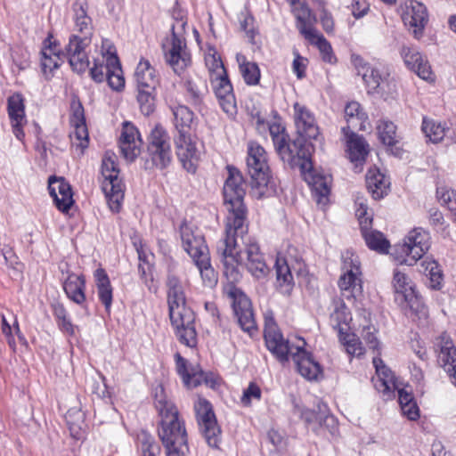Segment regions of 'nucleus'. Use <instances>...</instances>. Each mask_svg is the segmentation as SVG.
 <instances>
[{"instance_id":"1","label":"nucleus","mask_w":456,"mask_h":456,"mask_svg":"<svg viewBox=\"0 0 456 456\" xmlns=\"http://www.w3.org/2000/svg\"><path fill=\"white\" fill-rule=\"evenodd\" d=\"M228 177L224 185V200L228 210L225 225V237L217 244V254L224 265V274L231 283L239 281L241 274L240 265H245L247 270L256 279H264L269 273V268L260 252L259 246L248 243L245 249L239 250L238 238L243 240L248 232L245 224L246 208L243 203L245 190L243 179L240 171L228 167Z\"/></svg>"},{"instance_id":"35","label":"nucleus","mask_w":456,"mask_h":456,"mask_svg":"<svg viewBox=\"0 0 456 456\" xmlns=\"http://www.w3.org/2000/svg\"><path fill=\"white\" fill-rule=\"evenodd\" d=\"M63 289L68 297L77 304H82L85 301V280L82 277L75 274L69 275L63 284Z\"/></svg>"},{"instance_id":"47","label":"nucleus","mask_w":456,"mask_h":456,"mask_svg":"<svg viewBox=\"0 0 456 456\" xmlns=\"http://www.w3.org/2000/svg\"><path fill=\"white\" fill-rule=\"evenodd\" d=\"M380 142L387 146H394L398 142L395 125L388 120H381L377 126Z\"/></svg>"},{"instance_id":"4","label":"nucleus","mask_w":456,"mask_h":456,"mask_svg":"<svg viewBox=\"0 0 456 456\" xmlns=\"http://www.w3.org/2000/svg\"><path fill=\"white\" fill-rule=\"evenodd\" d=\"M154 398L155 407L161 417L159 436L167 456H184L188 451L187 434L179 420L176 407L167 399L161 385L155 388Z\"/></svg>"},{"instance_id":"63","label":"nucleus","mask_w":456,"mask_h":456,"mask_svg":"<svg viewBox=\"0 0 456 456\" xmlns=\"http://www.w3.org/2000/svg\"><path fill=\"white\" fill-rule=\"evenodd\" d=\"M0 319H1L2 333L4 335L6 341L8 343V345L10 346V347L12 350H15L16 342H15L14 336L12 331V327L7 322V321L4 315H1Z\"/></svg>"},{"instance_id":"28","label":"nucleus","mask_w":456,"mask_h":456,"mask_svg":"<svg viewBox=\"0 0 456 456\" xmlns=\"http://www.w3.org/2000/svg\"><path fill=\"white\" fill-rule=\"evenodd\" d=\"M134 80L137 89H156L159 84L155 69L146 60H142L137 64Z\"/></svg>"},{"instance_id":"38","label":"nucleus","mask_w":456,"mask_h":456,"mask_svg":"<svg viewBox=\"0 0 456 456\" xmlns=\"http://www.w3.org/2000/svg\"><path fill=\"white\" fill-rule=\"evenodd\" d=\"M46 42H49V45L42 51L41 67L45 76L48 78L52 72L59 68L61 57L56 52V45L53 46L50 38Z\"/></svg>"},{"instance_id":"56","label":"nucleus","mask_w":456,"mask_h":456,"mask_svg":"<svg viewBox=\"0 0 456 456\" xmlns=\"http://www.w3.org/2000/svg\"><path fill=\"white\" fill-rule=\"evenodd\" d=\"M94 66L90 69V76L96 83H102L107 79L108 61H102L99 57H94Z\"/></svg>"},{"instance_id":"30","label":"nucleus","mask_w":456,"mask_h":456,"mask_svg":"<svg viewBox=\"0 0 456 456\" xmlns=\"http://www.w3.org/2000/svg\"><path fill=\"white\" fill-rule=\"evenodd\" d=\"M292 12L297 20V28L304 37L310 36L311 33L317 30L314 27L316 19L305 3L293 7Z\"/></svg>"},{"instance_id":"15","label":"nucleus","mask_w":456,"mask_h":456,"mask_svg":"<svg viewBox=\"0 0 456 456\" xmlns=\"http://www.w3.org/2000/svg\"><path fill=\"white\" fill-rule=\"evenodd\" d=\"M229 297L232 299L233 312L240 328L252 336L256 331V322L249 298L236 288L230 289Z\"/></svg>"},{"instance_id":"64","label":"nucleus","mask_w":456,"mask_h":456,"mask_svg":"<svg viewBox=\"0 0 456 456\" xmlns=\"http://www.w3.org/2000/svg\"><path fill=\"white\" fill-rule=\"evenodd\" d=\"M351 61L357 70L358 75L363 76L364 73L368 72V69L370 67L363 58L357 54H352Z\"/></svg>"},{"instance_id":"43","label":"nucleus","mask_w":456,"mask_h":456,"mask_svg":"<svg viewBox=\"0 0 456 456\" xmlns=\"http://www.w3.org/2000/svg\"><path fill=\"white\" fill-rule=\"evenodd\" d=\"M421 129L426 137L434 143L441 142L445 136L446 127L440 122L424 118Z\"/></svg>"},{"instance_id":"58","label":"nucleus","mask_w":456,"mask_h":456,"mask_svg":"<svg viewBox=\"0 0 456 456\" xmlns=\"http://www.w3.org/2000/svg\"><path fill=\"white\" fill-rule=\"evenodd\" d=\"M377 330L372 325H368L362 329V336L367 343L370 349L379 353V341L376 336Z\"/></svg>"},{"instance_id":"49","label":"nucleus","mask_w":456,"mask_h":456,"mask_svg":"<svg viewBox=\"0 0 456 456\" xmlns=\"http://www.w3.org/2000/svg\"><path fill=\"white\" fill-rule=\"evenodd\" d=\"M355 216L359 221L360 228L363 227V221L372 224L373 214L368 208L367 200L363 195L357 194L354 199Z\"/></svg>"},{"instance_id":"2","label":"nucleus","mask_w":456,"mask_h":456,"mask_svg":"<svg viewBox=\"0 0 456 456\" xmlns=\"http://www.w3.org/2000/svg\"><path fill=\"white\" fill-rule=\"evenodd\" d=\"M305 137L290 141L289 136L285 143H281L275 150L284 162L292 167H299L305 181L312 191V196L316 204L322 208L329 203L330 193L331 175L313 168L311 161L312 145L305 141Z\"/></svg>"},{"instance_id":"32","label":"nucleus","mask_w":456,"mask_h":456,"mask_svg":"<svg viewBox=\"0 0 456 456\" xmlns=\"http://www.w3.org/2000/svg\"><path fill=\"white\" fill-rule=\"evenodd\" d=\"M366 185L373 199L379 200L387 194L389 183L379 170L370 169L366 175Z\"/></svg>"},{"instance_id":"40","label":"nucleus","mask_w":456,"mask_h":456,"mask_svg":"<svg viewBox=\"0 0 456 456\" xmlns=\"http://www.w3.org/2000/svg\"><path fill=\"white\" fill-rule=\"evenodd\" d=\"M275 270L278 286L284 293L289 292L293 285V277L287 261L277 257Z\"/></svg>"},{"instance_id":"10","label":"nucleus","mask_w":456,"mask_h":456,"mask_svg":"<svg viewBox=\"0 0 456 456\" xmlns=\"http://www.w3.org/2000/svg\"><path fill=\"white\" fill-rule=\"evenodd\" d=\"M430 248V236L421 228L411 231L403 243L395 246L393 256L401 265H413Z\"/></svg>"},{"instance_id":"24","label":"nucleus","mask_w":456,"mask_h":456,"mask_svg":"<svg viewBox=\"0 0 456 456\" xmlns=\"http://www.w3.org/2000/svg\"><path fill=\"white\" fill-rule=\"evenodd\" d=\"M400 54L405 65L417 73L424 80L431 79L432 72L428 61L422 56L417 48L409 45H403Z\"/></svg>"},{"instance_id":"31","label":"nucleus","mask_w":456,"mask_h":456,"mask_svg":"<svg viewBox=\"0 0 456 456\" xmlns=\"http://www.w3.org/2000/svg\"><path fill=\"white\" fill-rule=\"evenodd\" d=\"M316 409L317 410L315 411L305 408H298L301 419L306 424L317 423L320 426L329 423L330 421H334L333 417L330 415L329 408L326 403L322 402H318V403L316 404Z\"/></svg>"},{"instance_id":"19","label":"nucleus","mask_w":456,"mask_h":456,"mask_svg":"<svg viewBox=\"0 0 456 456\" xmlns=\"http://www.w3.org/2000/svg\"><path fill=\"white\" fill-rule=\"evenodd\" d=\"M294 119L299 136L314 140L318 138L320 131L315 118L305 106L298 102L294 104Z\"/></svg>"},{"instance_id":"29","label":"nucleus","mask_w":456,"mask_h":456,"mask_svg":"<svg viewBox=\"0 0 456 456\" xmlns=\"http://www.w3.org/2000/svg\"><path fill=\"white\" fill-rule=\"evenodd\" d=\"M367 224L363 221V227L360 228L366 245L371 250L379 253H387L390 247L389 241L381 232L372 229V224L367 225Z\"/></svg>"},{"instance_id":"18","label":"nucleus","mask_w":456,"mask_h":456,"mask_svg":"<svg viewBox=\"0 0 456 456\" xmlns=\"http://www.w3.org/2000/svg\"><path fill=\"white\" fill-rule=\"evenodd\" d=\"M142 141L138 129L130 122L123 124L119 137V149L127 161H134L141 153Z\"/></svg>"},{"instance_id":"22","label":"nucleus","mask_w":456,"mask_h":456,"mask_svg":"<svg viewBox=\"0 0 456 456\" xmlns=\"http://www.w3.org/2000/svg\"><path fill=\"white\" fill-rule=\"evenodd\" d=\"M437 346L438 362L448 373L452 383L456 386V347L451 338L444 333L439 337Z\"/></svg>"},{"instance_id":"9","label":"nucleus","mask_w":456,"mask_h":456,"mask_svg":"<svg viewBox=\"0 0 456 456\" xmlns=\"http://www.w3.org/2000/svg\"><path fill=\"white\" fill-rule=\"evenodd\" d=\"M102 174L104 177L102 191L107 198L110 208L118 212L124 199V185L119 178L117 156L112 151H106L102 163Z\"/></svg>"},{"instance_id":"12","label":"nucleus","mask_w":456,"mask_h":456,"mask_svg":"<svg viewBox=\"0 0 456 456\" xmlns=\"http://www.w3.org/2000/svg\"><path fill=\"white\" fill-rule=\"evenodd\" d=\"M194 410L200 430L211 447H217L220 442L221 429L217 424L211 403L199 397L194 403Z\"/></svg>"},{"instance_id":"26","label":"nucleus","mask_w":456,"mask_h":456,"mask_svg":"<svg viewBox=\"0 0 456 456\" xmlns=\"http://www.w3.org/2000/svg\"><path fill=\"white\" fill-rule=\"evenodd\" d=\"M7 110L14 135L17 139L22 140L24 137L22 126L25 123V105L20 94L16 93L8 98Z\"/></svg>"},{"instance_id":"25","label":"nucleus","mask_w":456,"mask_h":456,"mask_svg":"<svg viewBox=\"0 0 456 456\" xmlns=\"http://www.w3.org/2000/svg\"><path fill=\"white\" fill-rule=\"evenodd\" d=\"M393 287L395 292L401 295L403 300L408 304L410 308L413 311H419L420 301L415 291L414 286L410 278L400 271L394 273Z\"/></svg>"},{"instance_id":"16","label":"nucleus","mask_w":456,"mask_h":456,"mask_svg":"<svg viewBox=\"0 0 456 456\" xmlns=\"http://www.w3.org/2000/svg\"><path fill=\"white\" fill-rule=\"evenodd\" d=\"M404 25L411 31L416 39H419L428 23V12L425 5L416 0H408L403 12Z\"/></svg>"},{"instance_id":"51","label":"nucleus","mask_w":456,"mask_h":456,"mask_svg":"<svg viewBox=\"0 0 456 456\" xmlns=\"http://www.w3.org/2000/svg\"><path fill=\"white\" fill-rule=\"evenodd\" d=\"M155 91L156 89H137V102L144 115H150L154 110Z\"/></svg>"},{"instance_id":"62","label":"nucleus","mask_w":456,"mask_h":456,"mask_svg":"<svg viewBox=\"0 0 456 456\" xmlns=\"http://www.w3.org/2000/svg\"><path fill=\"white\" fill-rule=\"evenodd\" d=\"M110 57H118L116 53V48L109 39H102L101 46V57L102 61H110Z\"/></svg>"},{"instance_id":"57","label":"nucleus","mask_w":456,"mask_h":456,"mask_svg":"<svg viewBox=\"0 0 456 456\" xmlns=\"http://www.w3.org/2000/svg\"><path fill=\"white\" fill-rule=\"evenodd\" d=\"M437 197L442 205L448 208V209L456 216V191L437 190Z\"/></svg>"},{"instance_id":"46","label":"nucleus","mask_w":456,"mask_h":456,"mask_svg":"<svg viewBox=\"0 0 456 456\" xmlns=\"http://www.w3.org/2000/svg\"><path fill=\"white\" fill-rule=\"evenodd\" d=\"M205 63L208 69L210 79L227 74L221 57L214 49H209L205 56Z\"/></svg>"},{"instance_id":"5","label":"nucleus","mask_w":456,"mask_h":456,"mask_svg":"<svg viewBox=\"0 0 456 456\" xmlns=\"http://www.w3.org/2000/svg\"><path fill=\"white\" fill-rule=\"evenodd\" d=\"M167 304L169 317L178 340L188 347L197 345V333L194 327V312L186 306L183 286L180 279L169 273L167 279Z\"/></svg>"},{"instance_id":"37","label":"nucleus","mask_w":456,"mask_h":456,"mask_svg":"<svg viewBox=\"0 0 456 456\" xmlns=\"http://www.w3.org/2000/svg\"><path fill=\"white\" fill-rule=\"evenodd\" d=\"M236 60L246 84L250 86L257 85L260 79V70L257 64L248 61L245 55L241 53H237Z\"/></svg>"},{"instance_id":"41","label":"nucleus","mask_w":456,"mask_h":456,"mask_svg":"<svg viewBox=\"0 0 456 456\" xmlns=\"http://www.w3.org/2000/svg\"><path fill=\"white\" fill-rule=\"evenodd\" d=\"M197 265L204 284L208 287H214L217 283V273L210 264L209 254L204 255L193 260Z\"/></svg>"},{"instance_id":"54","label":"nucleus","mask_w":456,"mask_h":456,"mask_svg":"<svg viewBox=\"0 0 456 456\" xmlns=\"http://www.w3.org/2000/svg\"><path fill=\"white\" fill-rule=\"evenodd\" d=\"M75 128L70 134L72 145L76 146L83 153L84 150L88 146V132L86 123L72 125Z\"/></svg>"},{"instance_id":"6","label":"nucleus","mask_w":456,"mask_h":456,"mask_svg":"<svg viewBox=\"0 0 456 456\" xmlns=\"http://www.w3.org/2000/svg\"><path fill=\"white\" fill-rule=\"evenodd\" d=\"M87 0H76L73 4L74 33L65 47L70 67L77 73L85 72L89 66L86 48L92 43L93 24L87 14Z\"/></svg>"},{"instance_id":"59","label":"nucleus","mask_w":456,"mask_h":456,"mask_svg":"<svg viewBox=\"0 0 456 456\" xmlns=\"http://www.w3.org/2000/svg\"><path fill=\"white\" fill-rule=\"evenodd\" d=\"M269 132L275 149L278 146L281 147V143H285V139L289 136L285 131V127L275 122L269 125Z\"/></svg>"},{"instance_id":"3","label":"nucleus","mask_w":456,"mask_h":456,"mask_svg":"<svg viewBox=\"0 0 456 456\" xmlns=\"http://www.w3.org/2000/svg\"><path fill=\"white\" fill-rule=\"evenodd\" d=\"M265 340L268 350L280 362H287L289 356L291 355L297 371L305 379L316 380L322 375L320 364L308 352L303 349L305 342L301 340L300 344L297 346L290 345L288 340L284 339L273 318L268 315L265 317Z\"/></svg>"},{"instance_id":"39","label":"nucleus","mask_w":456,"mask_h":456,"mask_svg":"<svg viewBox=\"0 0 456 456\" xmlns=\"http://www.w3.org/2000/svg\"><path fill=\"white\" fill-rule=\"evenodd\" d=\"M107 82L115 91H121L125 86V78L118 57H110L107 67Z\"/></svg>"},{"instance_id":"14","label":"nucleus","mask_w":456,"mask_h":456,"mask_svg":"<svg viewBox=\"0 0 456 456\" xmlns=\"http://www.w3.org/2000/svg\"><path fill=\"white\" fill-rule=\"evenodd\" d=\"M341 269L343 273L338 280V286L342 291H349L347 297H355L356 294H360L362 289L358 256L349 250L344 252Z\"/></svg>"},{"instance_id":"20","label":"nucleus","mask_w":456,"mask_h":456,"mask_svg":"<svg viewBox=\"0 0 456 456\" xmlns=\"http://www.w3.org/2000/svg\"><path fill=\"white\" fill-rule=\"evenodd\" d=\"M210 82L223 110L229 115L235 114L237 110L236 100L228 75L211 78Z\"/></svg>"},{"instance_id":"23","label":"nucleus","mask_w":456,"mask_h":456,"mask_svg":"<svg viewBox=\"0 0 456 456\" xmlns=\"http://www.w3.org/2000/svg\"><path fill=\"white\" fill-rule=\"evenodd\" d=\"M180 235L183 249L193 260L208 254L204 238L200 234H195L192 227L186 223L182 224Z\"/></svg>"},{"instance_id":"50","label":"nucleus","mask_w":456,"mask_h":456,"mask_svg":"<svg viewBox=\"0 0 456 456\" xmlns=\"http://www.w3.org/2000/svg\"><path fill=\"white\" fill-rule=\"evenodd\" d=\"M65 418L71 436L75 438H79L80 431L84 425V413L80 410L74 408L67 411Z\"/></svg>"},{"instance_id":"11","label":"nucleus","mask_w":456,"mask_h":456,"mask_svg":"<svg viewBox=\"0 0 456 456\" xmlns=\"http://www.w3.org/2000/svg\"><path fill=\"white\" fill-rule=\"evenodd\" d=\"M247 166L252 179V186L260 190L259 194L264 195V188L267 186L270 179V169L267 164L265 149L256 142H250L248 149Z\"/></svg>"},{"instance_id":"36","label":"nucleus","mask_w":456,"mask_h":456,"mask_svg":"<svg viewBox=\"0 0 456 456\" xmlns=\"http://www.w3.org/2000/svg\"><path fill=\"white\" fill-rule=\"evenodd\" d=\"M345 118L348 123L346 127L342 128L344 134H347V131H351L352 128L359 126L360 129H363L362 122L365 120V113L361 110V106L357 102H351L346 104L345 108Z\"/></svg>"},{"instance_id":"42","label":"nucleus","mask_w":456,"mask_h":456,"mask_svg":"<svg viewBox=\"0 0 456 456\" xmlns=\"http://www.w3.org/2000/svg\"><path fill=\"white\" fill-rule=\"evenodd\" d=\"M305 38L308 40L310 44L317 46L324 61L329 63H334L336 61V57L333 54L330 44L317 30Z\"/></svg>"},{"instance_id":"45","label":"nucleus","mask_w":456,"mask_h":456,"mask_svg":"<svg viewBox=\"0 0 456 456\" xmlns=\"http://www.w3.org/2000/svg\"><path fill=\"white\" fill-rule=\"evenodd\" d=\"M339 340L346 347V353L352 356L360 357L364 354L365 349L359 338L354 334L345 333L343 329L339 330Z\"/></svg>"},{"instance_id":"8","label":"nucleus","mask_w":456,"mask_h":456,"mask_svg":"<svg viewBox=\"0 0 456 456\" xmlns=\"http://www.w3.org/2000/svg\"><path fill=\"white\" fill-rule=\"evenodd\" d=\"M186 24V20H177L172 25L171 37L167 38L162 44L166 61L175 73L183 71L191 62V55L187 51L185 38L183 35Z\"/></svg>"},{"instance_id":"60","label":"nucleus","mask_w":456,"mask_h":456,"mask_svg":"<svg viewBox=\"0 0 456 456\" xmlns=\"http://www.w3.org/2000/svg\"><path fill=\"white\" fill-rule=\"evenodd\" d=\"M261 389L256 383H249L248 387L243 391V395L241 396V403L244 406H249L251 404V401L260 400L261 398Z\"/></svg>"},{"instance_id":"34","label":"nucleus","mask_w":456,"mask_h":456,"mask_svg":"<svg viewBox=\"0 0 456 456\" xmlns=\"http://www.w3.org/2000/svg\"><path fill=\"white\" fill-rule=\"evenodd\" d=\"M95 283L100 300L109 310L112 303V287L106 272L99 268L94 272Z\"/></svg>"},{"instance_id":"13","label":"nucleus","mask_w":456,"mask_h":456,"mask_svg":"<svg viewBox=\"0 0 456 456\" xmlns=\"http://www.w3.org/2000/svg\"><path fill=\"white\" fill-rule=\"evenodd\" d=\"M147 152L152 166L163 169L172 159L170 137L161 126H156L149 135Z\"/></svg>"},{"instance_id":"17","label":"nucleus","mask_w":456,"mask_h":456,"mask_svg":"<svg viewBox=\"0 0 456 456\" xmlns=\"http://www.w3.org/2000/svg\"><path fill=\"white\" fill-rule=\"evenodd\" d=\"M176 370L182 377L184 385L188 387H196L202 383L214 388L216 380L213 375L204 372L200 366L187 367V362L180 354H175Z\"/></svg>"},{"instance_id":"61","label":"nucleus","mask_w":456,"mask_h":456,"mask_svg":"<svg viewBox=\"0 0 456 456\" xmlns=\"http://www.w3.org/2000/svg\"><path fill=\"white\" fill-rule=\"evenodd\" d=\"M70 123L71 125L86 123L84 108L79 102H73L71 104Z\"/></svg>"},{"instance_id":"27","label":"nucleus","mask_w":456,"mask_h":456,"mask_svg":"<svg viewBox=\"0 0 456 456\" xmlns=\"http://www.w3.org/2000/svg\"><path fill=\"white\" fill-rule=\"evenodd\" d=\"M373 364L376 369L377 379H374V386L378 391L384 395H390L397 387L395 381V376L379 357H373Z\"/></svg>"},{"instance_id":"33","label":"nucleus","mask_w":456,"mask_h":456,"mask_svg":"<svg viewBox=\"0 0 456 456\" xmlns=\"http://www.w3.org/2000/svg\"><path fill=\"white\" fill-rule=\"evenodd\" d=\"M347 148L349 158L353 162H361L368 154V144L364 139L352 131H347Z\"/></svg>"},{"instance_id":"52","label":"nucleus","mask_w":456,"mask_h":456,"mask_svg":"<svg viewBox=\"0 0 456 456\" xmlns=\"http://www.w3.org/2000/svg\"><path fill=\"white\" fill-rule=\"evenodd\" d=\"M141 456H159L160 446L149 434L142 432L139 436Z\"/></svg>"},{"instance_id":"48","label":"nucleus","mask_w":456,"mask_h":456,"mask_svg":"<svg viewBox=\"0 0 456 456\" xmlns=\"http://www.w3.org/2000/svg\"><path fill=\"white\" fill-rule=\"evenodd\" d=\"M330 322L334 329H343L342 324H346L351 320L350 313L342 301H335L333 303V310L330 313Z\"/></svg>"},{"instance_id":"21","label":"nucleus","mask_w":456,"mask_h":456,"mask_svg":"<svg viewBox=\"0 0 456 456\" xmlns=\"http://www.w3.org/2000/svg\"><path fill=\"white\" fill-rule=\"evenodd\" d=\"M48 190L56 207L62 212H68L74 203L71 186L63 177L50 176Z\"/></svg>"},{"instance_id":"53","label":"nucleus","mask_w":456,"mask_h":456,"mask_svg":"<svg viewBox=\"0 0 456 456\" xmlns=\"http://www.w3.org/2000/svg\"><path fill=\"white\" fill-rule=\"evenodd\" d=\"M184 87L190 102L194 106L200 105L204 95V87L202 85L192 79H188L184 83Z\"/></svg>"},{"instance_id":"55","label":"nucleus","mask_w":456,"mask_h":456,"mask_svg":"<svg viewBox=\"0 0 456 456\" xmlns=\"http://www.w3.org/2000/svg\"><path fill=\"white\" fill-rule=\"evenodd\" d=\"M366 86L368 87V93L379 92L383 77L379 69L370 66L368 69V72L364 73L362 77Z\"/></svg>"},{"instance_id":"7","label":"nucleus","mask_w":456,"mask_h":456,"mask_svg":"<svg viewBox=\"0 0 456 456\" xmlns=\"http://www.w3.org/2000/svg\"><path fill=\"white\" fill-rule=\"evenodd\" d=\"M173 115L177 132L174 138L176 155L188 172L195 173L200 155L192 139L194 114L188 107L179 105L173 109Z\"/></svg>"},{"instance_id":"44","label":"nucleus","mask_w":456,"mask_h":456,"mask_svg":"<svg viewBox=\"0 0 456 456\" xmlns=\"http://www.w3.org/2000/svg\"><path fill=\"white\" fill-rule=\"evenodd\" d=\"M423 273L429 278L430 287L434 289H439L443 281L442 270L436 261L426 258L421 263Z\"/></svg>"}]
</instances>
